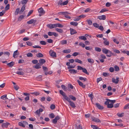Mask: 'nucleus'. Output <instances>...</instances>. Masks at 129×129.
<instances>
[{
    "instance_id": "13d9d810",
    "label": "nucleus",
    "mask_w": 129,
    "mask_h": 129,
    "mask_svg": "<svg viewBox=\"0 0 129 129\" xmlns=\"http://www.w3.org/2000/svg\"><path fill=\"white\" fill-rule=\"evenodd\" d=\"M20 10V9L19 8H17L15 12V15H17L19 12Z\"/></svg>"
},
{
    "instance_id": "c03bdc74",
    "label": "nucleus",
    "mask_w": 129,
    "mask_h": 129,
    "mask_svg": "<svg viewBox=\"0 0 129 129\" xmlns=\"http://www.w3.org/2000/svg\"><path fill=\"white\" fill-rule=\"evenodd\" d=\"M91 126L93 129H99L98 127H97L96 125H91Z\"/></svg>"
},
{
    "instance_id": "4d7b16f0",
    "label": "nucleus",
    "mask_w": 129,
    "mask_h": 129,
    "mask_svg": "<svg viewBox=\"0 0 129 129\" xmlns=\"http://www.w3.org/2000/svg\"><path fill=\"white\" fill-rule=\"evenodd\" d=\"M129 108V103L126 104L124 108V109H127Z\"/></svg>"
},
{
    "instance_id": "a18cd8bd",
    "label": "nucleus",
    "mask_w": 129,
    "mask_h": 129,
    "mask_svg": "<svg viewBox=\"0 0 129 129\" xmlns=\"http://www.w3.org/2000/svg\"><path fill=\"white\" fill-rule=\"evenodd\" d=\"M49 117L51 118H53L54 117L55 115L54 114L51 113L49 115Z\"/></svg>"
},
{
    "instance_id": "423d86ee",
    "label": "nucleus",
    "mask_w": 129,
    "mask_h": 129,
    "mask_svg": "<svg viewBox=\"0 0 129 129\" xmlns=\"http://www.w3.org/2000/svg\"><path fill=\"white\" fill-rule=\"evenodd\" d=\"M95 105L100 110H102L104 108L103 106H101L99 103H96Z\"/></svg>"
},
{
    "instance_id": "7c9ffc66",
    "label": "nucleus",
    "mask_w": 129,
    "mask_h": 129,
    "mask_svg": "<svg viewBox=\"0 0 129 129\" xmlns=\"http://www.w3.org/2000/svg\"><path fill=\"white\" fill-rule=\"evenodd\" d=\"M69 97L72 100L75 101L76 100V99L75 97L72 95H69Z\"/></svg>"
},
{
    "instance_id": "de8ad7c7",
    "label": "nucleus",
    "mask_w": 129,
    "mask_h": 129,
    "mask_svg": "<svg viewBox=\"0 0 129 129\" xmlns=\"http://www.w3.org/2000/svg\"><path fill=\"white\" fill-rule=\"evenodd\" d=\"M10 8V5L9 4L7 5L5 8V10L6 11L8 10Z\"/></svg>"
},
{
    "instance_id": "3c124183",
    "label": "nucleus",
    "mask_w": 129,
    "mask_h": 129,
    "mask_svg": "<svg viewBox=\"0 0 129 129\" xmlns=\"http://www.w3.org/2000/svg\"><path fill=\"white\" fill-rule=\"evenodd\" d=\"M27 56L28 57H32L33 55L32 53H28L27 54Z\"/></svg>"
},
{
    "instance_id": "c756f323",
    "label": "nucleus",
    "mask_w": 129,
    "mask_h": 129,
    "mask_svg": "<svg viewBox=\"0 0 129 129\" xmlns=\"http://www.w3.org/2000/svg\"><path fill=\"white\" fill-rule=\"evenodd\" d=\"M70 24L74 26H76L77 25L78 23L76 22H70Z\"/></svg>"
},
{
    "instance_id": "6ab92c4d",
    "label": "nucleus",
    "mask_w": 129,
    "mask_h": 129,
    "mask_svg": "<svg viewBox=\"0 0 129 129\" xmlns=\"http://www.w3.org/2000/svg\"><path fill=\"white\" fill-rule=\"evenodd\" d=\"M19 53L18 52L17 50L15 51L13 54V56L14 58H16V56L17 55H18Z\"/></svg>"
},
{
    "instance_id": "09e8293b",
    "label": "nucleus",
    "mask_w": 129,
    "mask_h": 129,
    "mask_svg": "<svg viewBox=\"0 0 129 129\" xmlns=\"http://www.w3.org/2000/svg\"><path fill=\"white\" fill-rule=\"evenodd\" d=\"M60 93L63 96L66 94V93L64 92L62 90H60Z\"/></svg>"
},
{
    "instance_id": "f8f14e48",
    "label": "nucleus",
    "mask_w": 129,
    "mask_h": 129,
    "mask_svg": "<svg viewBox=\"0 0 129 129\" xmlns=\"http://www.w3.org/2000/svg\"><path fill=\"white\" fill-rule=\"evenodd\" d=\"M9 123H8L6 122V123H3L2 124V127H7L8 126V125L9 124Z\"/></svg>"
},
{
    "instance_id": "5701e85b",
    "label": "nucleus",
    "mask_w": 129,
    "mask_h": 129,
    "mask_svg": "<svg viewBox=\"0 0 129 129\" xmlns=\"http://www.w3.org/2000/svg\"><path fill=\"white\" fill-rule=\"evenodd\" d=\"M47 26L50 29L54 28V24H48L47 25Z\"/></svg>"
},
{
    "instance_id": "338daca9",
    "label": "nucleus",
    "mask_w": 129,
    "mask_h": 129,
    "mask_svg": "<svg viewBox=\"0 0 129 129\" xmlns=\"http://www.w3.org/2000/svg\"><path fill=\"white\" fill-rule=\"evenodd\" d=\"M81 19V18H84L86 17V16L84 15H79L78 16Z\"/></svg>"
},
{
    "instance_id": "a211bd4d",
    "label": "nucleus",
    "mask_w": 129,
    "mask_h": 129,
    "mask_svg": "<svg viewBox=\"0 0 129 129\" xmlns=\"http://www.w3.org/2000/svg\"><path fill=\"white\" fill-rule=\"evenodd\" d=\"M108 54H107V56L109 57H110L112 55H113V53L111 51L109 50L108 51Z\"/></svg>"
},
{
    "instance_id": "f3484780",
    "label": "nucleus",
    "mask_w": 129,
    "mask_h": 129,
    "mask_svg": "<svg viewBox=\"0 0 129 129\" xmlns=\"http://www.w3.org/2000/svg\"><path fill=\"white\" fill-rule=\"evenodd\" d=\"M92 120L96 122H101L100 120L98 118L94 117L92 119Z\"/></svg>"
},
{
    "instance_id": "6e6d98bb",
    "label": "nucleus",
    "mask_w": 129,
    "mask_h": 129,
    "mask_svg": "<svg viewBox=\"0 0 129 129\" xmlns=\"http://www.w3.org/2000/svg\"><path fill=\"white\" fill-rule=\"evenodd\" d=\"M80 19H81L79 17V16H78L76 18H74V20L75 21H79Z\"/></svg>"
},
{
    "instance_id": "7ed1b4c3",
    "label": "nucleus",
    "mask_w": 129,
    "mask_h": 129,
    "mask_svg": "<svg viewBox=\"0 0 129 129\" xmlns=\"http://www.w3.org/2000/svg\"><path fill=\"white\" fill-rule=\"evenodd\" d=\"M119 78L118 77H116V79H115L114 78H112V81L113 83L115 84H117L119 81Z\"/></svg>"
},
{
    "instance_id": "5fc2aeb1",
    "label": "nucleus",
    "mask_w": 129,
    "mask_h": 129,
    "mask_svg": "<svg viewBox=\"0 0 129 129\" xmlns=\"http://www.w3.org/2000/svg\"><path fill=\"white\" fill-rule=\"evenodd\" d=\"M108 100H109V99H107L106 101L104 103L105 104L107 105V106L109 104V103L110 102Z\"/></svg>"
},
{
    "instance_id": "49530a36",
    "label": "nucleus",
    "mask_w": 129,
    "mask_h": 129,
    "mask_svg": "<svg viewBox=\"0 0 129 129\" xmlns=\"http://www.w3.org/2000/svg\"><path fill=\"white\" fill-rule=\"evenodd\" d=\"M108 10L106 9H102L100 11V13H103L104 12L107 11Z\"/></svg>"
},
{
    "instance_id": "2f4dec72",
    "label": "nucleus",
    "mask_w": 129,
    "mask_h": 129,
    "mask_svg": "<svg viewBox=\"0 0 129 129\" xmlns=\"http://www.w3.org/2000/svg\"><path fill=\"white\" fill-rule=\"evenodd\" d=\"M82 70L83 72L85 73L87 75H89V73L87 72V70L85 68H83Z\"/></svg>"
},
{
    "instance_id": "0eeeda50",
    "label": "nucleus",
    "mask_w": 129,
    "mask_h": 129,
    "mask_svg": "<svg viewBox=\"0 0 129 129\" xmlns=\"http://www.w3.org/2000/svg\"><path fill=\"white\" fill-rule=\"evenodd\" d=\"M37 22V20L34 19H32L28 21H27V23L28 24H31L32 23H35Z\"/></svg>"
},
{
    "instance_id": "cd10ccee",
    "label": "nucleus",
    "mask_w": 129,
    "mask_h": 129,
    "mask_svg": "<svg viewBox=\"0 0 129 129\" xmlns=\"http://www.w3.org/2000/svg\"><path fill=\"white\" fill-rule=\"evenodd\" d=\"M79 79L81 80H83L84 81H86L87 80L86 78H84L82 77H80L79 78Z\"/></svg>"
},
{
    "instance_id": "9b49d317",
    "label": "nucleus",
    "mask_w": 129,
    "mask_h": 129,
    "mask_svg": "<svg viewBox=\"0 0 129 129\" xmlns=\"http://www.w3.org/2000/svg\"><path fill=\"white\" fill-rule=\"evenodd\" d=\"M70 34L71 35H74L77 33L76 30L70 28Z\"/></svg>"
},
{
    "instance_id": "20e7f679",
    "label": "nucleus",
    "mask_w": 129,
    "mask_h": 129,
    "mask_svg": "<svg viewBox=\"0 0 129 129\" xmlns=\"http://www.w3.org/2000/svg\"><path fill=\"white\" fill-rule=\"evenodd\" d=\"M98 18L100 20H104L106 19V16L104 15L99 16H98Z\"/></svg>"
},
{
    "instance_id": "aec40b11",
    "label": "nucleus",
    "mask_w": 129,
    "mask_h": 129,
    "mask_svg": "<svg viewBox=\"0 0 129 129\" xmlns=\"http://www.w3.org/2000/svg\"><path fill=\"white\" fill-rule=\"evenodd\" d=\"M71 52V50L70 49L64 50L62 51V52L66 53H68Z\"/></svg>"
},
{
    "instance_id": "f03ea898",
    "label": "nucleus",
    "mask_w": 129,
    "mask_h": 129,
    "mask_svg": "<svg viewBox=\"0 0 129 129\" xmlns=\"http://www.w3.org/2000/svg\"><path fill=\"white\" fill-rule=\"evenodd\" d=\"M48 34L49 36H51L52 35H54L55 37H57L58 36V34L55 33L50 31L48 33Z\"/></svg>"
},
{
    "instance_id": "a878e982",
    "label": "nucleus",
    "mask_w": 129,
    "mask_h": 129,
    "mask_svg": "<svg viewBox=\"0 0 129 129\" xmlns=\"http://www.w3.org/2000/svg\"><path fill=\"white\" fill-rule=\"evenodd\" d=\"M109 50H107L106 48H104L103 49L102 51L103 53L107 54H108V52Z\"/></svg>"
},
{
    "instance_id": "1a4fd4ad",
    "label": "nucleus",
    "mask_w": 129,
    "mask_h": 129,
    "mask_svg": "<svg viewBox=\"0 0 129 129\" xmlns=\"http://www.w3.org/2000/svg\"><path fill=\"white\" fill-rule=\"evenodd\" d=\"M69 72L71 74H75L77 72V71L74 69H70L69 70Z\"/></svg>"
},
{
    "instance_id": "412c9836",
    "label": "nucleus",
    "mask_w": 129,
    "mask_h": 129,
    "mask_svg": "<svg viewBox=\"0 0 129 129\" xmlns=\"http://www.w3.org/2000/svg\"><path fill=\"white\" fill-rule=\"evenodd\" d=\"M75 61L77 63H80V64H82L83 62L82 61L78 59H76L75 60Z\"/></svg>"
},
{
    "instance_id": "bf43d9fd",
    "label": "nucleus",
    "mask_w": 129,
    "mask_h": 129,
    "mask_svg": "<svg viewBox=\"0 0 129 129\" xmlns=\"http://www.w3.org/2000/svg\"><path fill=\"white\" fill-rule=\"evenodd\" d=\"M79 45L82 46V47H84L85 46V44L83 43H80L79 44Z\"/></svg>"
},
{
    "instance_id": "c85d7f7f",
    "label": "nucleus",
    "mask_w": 129,
    "mask_h": 129,
    "mask_svg": "<svg viewBox=\"0 0 129 129\" xmlns=\"http://www.w3.org/2000/svg\"><path fill=\"white\" fill-rule=\"evenodd\" d=\"M1 98L4 100H5L8 99L7 98L6 94H4L2 95L1 97Z\"/></svg>"
},
{
    "instance_id": "4be33fe9",
    "label": "nucleus",
    "mask_w": 129,
    "mask_h": 129,
    "mask_svg": "<svg viewBox=\"0 0 129 129\" xmlns=\"http://www.w3.org/2000/svg\"><path fill=\"white\" fill-rule=\"evenodd\" d=\"M79 39L85 41L87 40V38L85 37L84 36H82L79 37Z\"/></svg>"
},
{
    "instance_id": "774afa93",
    "label": "nucleus",
    "mask_w": 129,
    "mask_h": 129,
    "mask_svg": "<svg viewBox=\"0 0 129 129\" xmlns=\"http://www.w3.org/2000/svg\"><path fill=\"white\" fill-rule=\"evenodd\" d=\"M24 17V16L23 15H21L18 18V19L19 20H21Z\"/></svg>"
},
{
    "instance_id": "39448f33",
    "label": "nucleus",
    "mask_w": 129,
    "mask_h": 129,
    "mask_svg": "<svg viewBox=\"0 0 129 129\" xmlns=\"http://www.w3.org/2000/svg\"><path fill=\"white\" fill-rule=\"evenodd\" d=\"M39 63L41 66L46 62V61L44 59H41L39 60Z\"/></svg>"
},
{
    "instance_id": "a19ab883",
    "label": "nucleus",
    "mask_w": 129,
    "mask_h": 129,
    "mask_svg": "<svg viewBox=\"0 0 129 129\" xmlns=\"http://www.w3.org/2000/svg\"><path fill=\"white\" fill-rule=\"evenodd\" d=\"M38 57H42L43 56V54L41 53H39L37 54L36 55Z\"/></svg>"
},
{
    "instance_id": "6e6552de",
    "label": "nucleus",
    "mask_w": 129,
    "mask_h": 129,
    "mask_svg": "<svg viewBox=\"0 0 129 129\" xmlns=\"http://www.w3.org/2000/svg\"><path fill=\"white\" fill-rule=\"evenodd\" d=\"M77 81L80 86L82 87L83 88H85V85H84L80 81L78 80Z\"/></svg>"
},
{
    "instance_id": "8fccbe9b",
    "label": "nucleus",
    "mask_w": 129,
    "mask_h": 129,
    "mask_svg": "<svg viewBox=\"0 0 129 129\" xmlns=\"http://www.w3.org/2000/svg\"><path fill=\"white\" fill-rule=\"evenodd\" d=\"M50 108L51 109L53 110L55 108V106L54 104H52L51 105Z\"/></svg>"
},
{
    "instance_id": "e433bc0d",
    "label": "nucleus",
    "mask_w": 129,
    "mask_h": 129,
    "mask_svg": "<svg viewBox=\"0 0 129 129\" xmlns=\"http://www.w3.org/2000/svg\"><path fill=\"white\" fill-rule=\"evenodd\" d=\"M124 114L123 113H122L121 114L118 113L117 114V115L119 117H122L124 116Z\"/></svg>"
},
{
    "instance_id": "ddd939ff",
    "label": "nucleus",
    "mask_w": 129,
    "mask_h": 129,
    "mask_svg": "<svg viewBox=\"0 0 129 129\" xmlns=\"http://www.w3.org/2000/svg\"><path fill=\"white\" fill-rule=\"evenodd\" d=\"M67 41L66 40H62L60 41V44L62 45L67 44Z\"/></svg>"
},
{
    "instance_id": "393cba45",
    "label": "nucleus",
    "mask_w": 129,
    "mask_h": 129,
    "mask_svg": "<svg viewBox=\"0 0 129 129\" xmlns=\"http://www.w3.org/2000/svg\"><path fill=\"white\" fill-rule=\"evenodd\" d=\"M25 5H23L21 7V10L20 11V13H22L25 10Z\"/></svg>"
},
{
    "instance_id": "0e129e2a",
    "label": "nucleus",
    "mask_w": 129,
    "mask_h": 129,
    "mask_svg": "<svg viewBox=\"0 0 129 129\" xmlns=\"http://www.w3.org/2000/svg\"><path fill=\"white\" fill-rule=\"evenodd\" d=\"M32 62L33 63L35 64H37L38 62V60L36 59L33 60Z\"/></svg>"
},
{
    "instance_id": "680f3d73",
    "label": "nucleus",
    "mask_w": 129,
    "mask_h": 129,
    "mask_svg": "<svg viewBox=\"0 0 129 129\" xmlns=\"http://www.w3.org/2000/svg\"><path fill=\"white\" fill-rule=\"evenodd\" d=\"M61 87L64 90H66L67 88V87H66L64 85H62L61 86Z\"/></svg>"
},
{
    "instance_id": "473e14b6",
    "label": "nucleus",
    "mask_w": 129,
    "mask_h": 129,
    "mask_svg": "<svg viewBox=\"0 0 129 129\" xmlns=\"http://www.w3.org/2000/svg\"><path fill=\"white\" fill-rule=\"evenodd\" d=\"M16 74L20 75H23L24 74V73L23 71H17L16 72Z\"/></svg>"
},
{
    "instance_id": "79ce46f5",
    "label": "nucleus",
    "mask_w": 129,
    "mask_h": 129,
    "mask_svg": "<svg viewBox=\"0 0 129 129\" xmlns=\"http://www.w3.org/2000/svg\"><path fill=\"white\" fill-rule=\"evenodd\" d=\"M31 94H34L36 96H37L39 95L40 94V93L39 92H37L31 93Z\"/></svg>"
},
{
    "instance_id": "603ef678",
    "label": "nucleus",
    "mask_w": 129,
    "mask_h": 129,
    "mask_svg": "<svg viewBox=\"0 0 129 129\" xmlns=\"http://www.w3.org/2000/svg\"><path fill=\"white\" fill-rule=\"evenodd\" d=\"M122 52L123 53H126L127 55H129V51L124 50Z\"/></svg>"
},
{
    "instance_id": "4468645a",
    "label": "nucleus",
    "mask_w": 129,
    "mask_h": 129,
    "mask_svg": "<svg viewBox=\"0 0 129 129\" xmlns=\"http://www.w3.org/2000/svg\"><path fill=\"white\" fill-rule=\"evenodd\" d=\"M58 14H61L64 15H66V14H70V13H68L67 12H59L58 13Z\"/></svg>"
},
{
    "instance_id": "37998d69",
    "label": "nucleus",
    "mask_w": 129,
    "mask_h": 129,
    "mask_svg": "<svg viewBox=\"0 0 129 129\" xmlns=\"http://www.w3.org/2000/svg\"><path fill=\"white\" fill-rule=\"evenodd\" d=\"M95 50L96 51L98 52H100L101 51V49L97 47H96L95 48Z\"/></svg>"
},
{
    "instance_id": "72a5a7b5",
    "label": "nucleus",
    "mask_w": 129,
    "mask_h": 129,
    "mask_svg": "<svg viewBox=\"0 0 129 129\" xmlns=\"http://www.w3.org/2000/svg\"><path fill=\"white\" fill-rule=\"evenodd\" d=\"M55 30L61 33H62L63 32V30L61 29L56 28L55 29Z\"/></svg>"
},
{
    "instance_id": "9d476101",
    "label": "nucleus",
    "mask_w": 129,
    "mask_h": 129,
    "mask_svg": "<svg viewBox=\"0 0 129 129\" xmlns=\"http://www.w3.org/2000/svg\"><path fill=\"white\" fill-rule=\"evenodd\" d=\"M103 39L104 40L103 43L105 45L108 46L109 44V42L107 41V39L106 38H103Z\"/></svg>"
},
{
    "instance_id": "b1692460",
    "label": "nucleus",
    "mask_w": 129,
    "mask_h": 129,
    "mask_svg": "<svg viewBox=\"0 0 129 129\" xmlns=\"http://www.w3.org/2000/svg\"><path fill=\"white\" fill-rule=\"evenodd\" d=\"M14 62L12 61L9 63H7V64L10 67H12L14 65Z\"/></svg>"
},
{
    "instance_id": "ea45409f",
    "label": "nucleus",
    "mask_w": 129,
    "mask_h": 129,
    "mask_svg": "<svg viewBox=\"0 0 129 129\" xmlns=\"http://www.w3.org/2000/svg\"><path fill=\"white\" fill-rule=\"evenodd\" d=\"M38 11L39 12L41 13H43L44 11L43 9L42 8L38 9Z\"/></svg>"
},
{
    "instance_id": "58836bf2",
    "label": "nucleus",
    "mask_w": 129,
    "mask_h": 129,
    "mask_svg": "<svg viewBox=\"0 0 129 129\" xmlns=\"http://www.w3.org/2000/svg\"><path fill=\"white\" fill-rule=\"evenodd\" d=\"M18 124L19 126H20L24 127H25V125H24V124H23L22 122H19L18 123Z\"/></svg>"
},
{
    "instance_id": "69168bd1",
    "label": "nucleus",
    "mask_w": 129,
    "mask_h": 129,
    "mask_svg": "<svg viewBox=\"0 0 129 129\" xmlns=\"http://www.w3.org/2000/svg\"><path fill=\"white\" fill-rule=\"evenodd\" d=\"M35 114H38L39 116H40V112L39 110H37L35 112Z\"/></svg>"
},
{
    "instance_id": "f257e3e1",
    "label": "nucleus",
    "mask_w": 129,
    "mask_h": 129,
    "mask_svg": "<svg viewBox=\"0 0 129 129\" xmlns=\"http://www.w3.org/2000/svg\"><path fill=\"white\" fill-rule=\"evenodd\" d=\"M49 54L53 58L56 57V53L52 50L49 51Z\"/></svg>"
},
{
    "instance_id": "2eb2a0df",
    "label": "nucleus",
    "mask_w": 129,
    "mask_h": 129,
    "mask_svg": "<svg viewBox=\"0 0 129 129\" xmlns=\"http://www.w3.org/2000/svg\"><path fill=\"white\" fill-rule=\"evenodd\" d=\"M70 103V106L73 108H75L76 107L75 105V104L72 102L71 101V100L69 102Z\"/></svg>"
},
{
    "instance_id": "864d4df0",
    "label": "nucleus",
    "mask_w": 129,
    "mask_h": 129,
    "mask_svg": "<svg viewBox=\"0 0 129 129\" xmlns=\"http://www.w3.org/2000/svg\"><path fill=\"white\" fill-rule=\"evenodd\" d=\"M93 26L95 27L98 28L99 27V25L96 23H93Z\"/></svg>"
},
{
    "instance_id": "e2e57ef3",
    "label": "nucleus",
    "mask_w": 129,
    "mask_h": 129,
    "mask_svg": "<svg viewBox=\"0 0 129 129\" xmlns=\"http://www.w3.org/2000/svg\"><path fill=\"white\" fill-rule=\"evenodd\" d=\"M79 53L75 52L73 53L72 55L74 56H76L79 54Z\"/></svg>"
},
{
    "instance_id": "f704fd0d",
    "label": "nucleus",
    "mask_w": 129,
    "mask_h": 129,
    "mask_svg": "<svg viewBox=\"0 0 129 129\" xmlns=\"http://www.w3.org/2000/svg\"><path fill=\"white\" fill-rule=\"evenodd\" d=\"M40 44L42 45H45L46 44V42L43 41H40Z\"/></svg>"
},
{
    "instance_id": "dca6fc26",
    "label": "nucleus",
    "mask_w": 129,
    "mask_h": 129,
    "mask_svg": "<svg viewBox=\"0 0 129 129\" xmlns=\"http://www.w3.org/2000/svg\"><path fill=\"white\" fill-rule=\"evenodd\" d=\"M41 66L39 63H37L36 66H34L33 67L36 69H39L41 68Z\"/></svg>"
},
{
    "instance_id": "c9c22d12",
    "label": "nucleus",
    "mask_w": 129,
    "mask_h": 129,
    "mask_svg": "<svg viewBox=\"0 0 129 129\" xmlns=\"http://www.w3.org/2000/svg\"><path fill=\"white\" fill-rule=\"evenodd\" d=\"M88 62L90 63H93L94 62V61L93 59L88 58L87 59Z\"/></svg>"
},
{
    "instance_id": "4c0bfd02",
    "label": "nucleus",
    "mask_w": 129,
    "mask_h": 129,
    "mask_svg": "<svg viewBox=\"0 0 129 129\" xmlns=\"http://www.w3.org/2000/svg\"><path fill=\"white\" fill-rule=\"evenodd\" d=\"M114 106L111 103L109 104L107 106V107L108 108H111L113 107Z\"/></svg>"
},
{
    "instance_id": "bb28decb",
    "label": "nucleus",
    "mask_w": 129,
    "mask_h": 129,
    "mask_svg": "<svg viewBox=\"0 0 129 129\" xmlns=\"http://www.w3.org/2000/svg\"><path fill=\"white\" fill-rule=\"evenodd\" d=\"M64 99L66 100L68 102H69L70 101V99L68 97L66 94L63 96Z\"/></svg>"
},
{
    "instance_id": "052dcab7",
    "label": "nucleus",
    "mask_w": 129,
    "mask_h": 129,
    "mask_svg": "<svg viewBox=\"0 0 129 129\" xmlns=\"http://www.w3.org/2000/svg\"><path fill=\"white\" fill-rule=\"evenodd\" d=\"M87 22L88 24L90 25H91L92 24V22L91 20H87Z\"/></svg>"
}]
</instances>
